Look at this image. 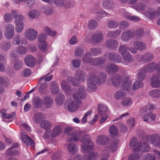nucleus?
<instances>
[{"mask_svg": "<svg viewBox=\"0 0 160 160\" xmlns=\"http://www.w3.org/2000/svg\"><path fill=\"white\" fill-rule=\"evenodd\" d=\"M123 14L125 18L128 19L130 20L138 21L140 20V18L138 17L135 16L129 15L128 13L126 11H124L123 12Z\"/></svg>", "mask_w": 160, "mask_h": 160, "instance_id": "nucleus-44", "label": "nucleus"}, {"mask_svg": "<svg viewBox=\"0 0 160 160\" xmlns=\"http://www.w3.org/2000/svg\"><path fill=\"white\" fill-rule=\"evenodd\" d=\"M49 75V74H47L40 78L39 80V83H41L44 80V81L48 82L50 81L53 77V75H51L48 76Z\"/></svg>", "mask_w": 160, "mask_h": 160, "instance_id": "nucleus-60", "label": "nucleus"}, {"mask_svg": "<svg viewBox=\"0 0 160 160\" xmlns=\"http://www.w3.org/2000/svg\"><path fill=\"white\" fill-rule=\"evenodd\" d=\"M86 97L85 88L82 86L73 94V97L74 101H71L68 102V108L69 111L71 112H75L81 105V101L80 99H84Z\"/></svg>", "mask_w": 160, "mask_h": 160, "instance_id": "nucleus-2", "label": "nucleus"}, {"mask_svg": "<svg viewBox=\"0 0 160 160\" xmlns=\"http://www.w3.org/2000/svg\"><path fill=\"white\" fill-rule=\"evenodd\" d=\"M153 58L152 54L148 52L143 55L141 57V60L144 62H147L151 61Z\"/></svg>", "mask_w": 160, "mask_h": 160, "instance_id": "nucleus-31", "label": "nucleus"}, {"mask_svg": "<svg viewBox=\"0 0 160 160\" xmlns=\"http://www.w3.org/2000/svg\"><path fill=\"white\" fill-rule=\"evenodd\" d=\"M135 9L138 11H144L145 15L147 17L156 18L160 16V6L158 7L156 12L152 11V8H147L145 5L143 3H139L137 5Z\"/></svg>", "mask_w": 160, "mask_h": 160, "instance_id": "nucleus-5", "label": "nucleus"}, {"mask_svg": "<svg viewBox=\"0 0 160 160\" xmlns=\"http://www.w3.org/2000/svg\"><path fill=\"white\" fill-rule=\"evenodd\" d=\"M105 46L111 49L114 50L118 46V42L116 40L110 39L106 41Z\"/></svg>", "mask_w": 160, "mask_h": 160, "instance_id": "nucleus-18", "label": "nucleus"}, {"mask_svg": "<svg viewBox=\"0 0 160 160\" xmlns=\"http://www.w3.org/2000/svg\"><path fill=\"white\" fill-rule=\"evenodd\" d=\"M140 160H156V156L153 154L147 153L144 155Z\"/></svg>", "mask_w": 160, "mask_h": 160, "instance_id": "nucleus-52", "label": "nucleus"}, {"mask_svg": "<svg viewBox=\"0 0 160 160\" xmlns=\"http://www.w3.org/2000/svg\"><path fill=\"white\" fill-rule=\"evenodd\" d=\"M106 74L100 72L97 76L94 73L89 74L87 81V89L89 92H93L96 89V85L104 83L106 81Z\"/></svg>", "mask_w": 160, "mask_h": 160, "instance_id": "nucleus-3", "label": "nucleus"}, {"mask_svg": "<svg viewBox=\"0 0 160 160\" xmlns=\"http://www.w3.org/2000/svg\"><path fill=\"white\" fill-rule=\"evenodd\" d=\"M151 86L153 88H157L160 86V72L153 75L151 78Z\"/></svg>", "mask_w": 160, "mask_h": 160, "instance_id": "nucleus-16", "label": "nucleus"}, {"mask_svg": "<svg viewBox=\"0 0 160 160\" xmlns=\"http://www.w3.org/2000/svg\"><path fill=\"white\" fill-rule=\"evenodd\" d=\"M43 31L46 33L47 35H50L52 37H55L57 33L54 31H52L51 29L48 27H45L43 29Z\"/></svg>", "mask_w": 160, "mask_h": 160, "instance_id": "nucleus-53", "label": "nucleus"}, {"mask_svg": "<svg viewBox=\"0 0 160 160\" xmlns=\"http://www.w3.org/2000/svg\"><path fill=\"white\" fill-rule=\"evenodd\" d=\"M98 112L101 116L108 115V112L107 107L104 105H100L99 106Z\"/></svg>", "mask_w": 160, "mask_h": 160, "instance_id": "nucleus-35", "label": "nucleus"}, {"mask_svg": "<svg viewBox=\"0 0 160 160\" xmlns=\"http://www.w3.org/2000/svg\"><path fill=\"white\" fill-rule=\"evenodd\" d=\"M44 103L43 104L44 106L47 108L51 107L53 104V101L52 99L50 97L46 96L43 98Z\"/></svg>", "mask_w": 160, "mask_h": 160, "instance_id": "nucleus-33", "label": "nucleus"}, {"mask_svg": "<svg viewBox=\"0 0 160 160\" xmlns=\"http://www.w3.org/2000/svg\"><path fill=\"white\" fill-rule=\"evenodd\" d=\"M38 47L42 52H45L48 49V46L47 43H38Z\"/></svg>", "mask_w": 160, "mask_h": 160, "instance_id": "nucleus-57", "label": "nucleus"}, {"mask_svg": "<svg viewBox=\"0 0 160 160\" xmlns=\"http://www.w3.org/2000/svg\"><path fill=\"white\" fill-rule=\"evenodd\" d=\"M33 105L36 108H40L43 104V100L38 97H36L33 99Z\"/></svg>", "mask_w": 160, "mask_h": 160, "instance_id": "nucleus-27", "label": "nucleus"}, {"mask_svg": "<svg viewBox=\"0 0 160 160\" xmlns=\"http://www.w3.org/2000/svg\"><path fill=\"white\" fill-rule=\"evenodd\" d=\"M146 139L148 142H151L155 146L160 147V137L159 136L149 135L147 136Z\"/></svg>", "mask_w": 160, "mask_h": 160, "instance_id": "nucleus-12", "label": "nucleus"}, {"mask_svg": "<svg viewBox=\"0 0 160 160\" xmlns=\"http://www.w3.org/2000/svg\"><path fill=\"white\" fill-rule=\"evenodd\" d=\"M104 62V60L100 57L90 58L89 61V62L91 64L96 66H99L101 64H103Z\"/></svg>", "mask_w": 160, "mask_h": 160, "instance_id": "nucleus-24", "label": "nucleus"}, {"mask_svg": "<svg viewBox=\"0 0 160 160\" xmlns=\"http://www.w3.org/2000/svg\"><path fill=\"white\" fill-rule=\"evenodd\" d=\"M108 142L107 137L103 135H100L96 139V142L98 144L105 145Z\"/></svg>", "mask_w": 160, "mask_h": 160, "instance_id": "nucleus-30", "label": "nucleus"}, {"mask_svg": "<svg viewBox=\"0 0 160 160\" xmlns=\"http://www.w3.org/2000/svg\"><path fill=\"white\" fill-rule=\"evenodd\" d=\"M84 159L85 160H97L98 156L97 153L92 152L89 156H85ZM108 159L101 158L100 160H107Z\"/></svg>", "mask_w": 160, "mask_h": 160, "instance_id": "nucleus-36", "label": "nucleus"}, {"mask_svg": "<svg viewBox=\"0 0 160 160\" xmlns=\"http://www.w3.org/2000/svg\"><path fill=\"white\" fill-rule=\"evenodd\" d=\"M109 84H111L115 87H118L122 85V88L128 92L131 90V87L132 83L130 77L128 76H122V77H118L113 76L111 80H108Z\"/></svg>", "mask_w": 160, "mask_h": 160, "instance_id": "nucleus-4", "label": "nucleus"}, {"mask_svg": "<svg viewBox=\"0 0 160 160\" xmlns=\"http://www.w3.org/2000/svg\"><path fill=\"white\" fill-rule=\"evenodd\" d=\"M109 131L110 133L113 136L117 135L118 134V128L114 125H112L110 127Z\"/></svg>", "mask_w": 160, "mask_h": 160, "instance_id": "nucleus-59", "label": "nucleus"}, {"mask_svg": "<svg viewBox=\"0 0 160 160\" xmlns=\"http://www.w3.org/2000/svg\"><path fill=\"white\" fill-rule=\"evenodd\" d=\"M102 6L104 9L110 10L114 8V5L113 3L110 0H104L102 2Z\"/></svg>", "mask_w": 160, "mask_h": 160, "instance_id": "nucleus-28", "label": "nucleus"}, {"mask_svg": "<svg viewBox=\"0 0 160 160\" xmlns=\"http://www.w3.org/2000/svg\"><path fill=\"white\" fill-rule=\"evenodd\" d=\"M50 89L51 93L53 94H55L60 90L59 87L55 81H52L50 84Z\"/></svg>", "mask_w": 160, "mask_h": 160, "instance_id": "nucleus-25", "label": "nucleus"}, {"mask_svg": "<svg viewBox=\"0 0 160 160\" xmlns=\"http://www.w3.org/2000/svg\"><path fill=\"white\" fill-rule=\"evenodd\" d=\"M73 128L71 127L65 128L64 130V132L68 137L67 140L68 142L74 141L77 142L80 140L83 145L81 146L82 151L85 153L90 152L93 148V143L91 140L90 136L87 134H83L81 131L72 132Z\"/></svg>", "mask_w": 160, "mask_h": 160, "instance_id": "nucleus-1", "label": "nucleus"}, {"mask_svg": "<svg viewBox=\"0 0 160 160\" xmlns=\"http://www.w3.org/2000/svg\"><path fill=\"white\" fill-rule=\"evenodd\" d=\"M25 62L26 65L30 67H33L36 63L34 58L32 55H27L25 58Z\"/></svg>", "mask_w": 160, "mask_h": 160, "instance_id": "nucleus-22", "label": "nucleus"}, {"mask_svg": "<svg viewBox=\"0 0 160 160\" xmlns=\"http://www.w3.org/2000/svg\"><path fill=\"white\" fill-rule=\"evenodd\" d=\"M118 143L119 141L117 139L115 140L114 142H112L108 147L110 151L111 152H113L116 150Z\"/></svg>", "mask_w": 160, "mask_h": 160, "instance_id": "nucleus-45", "label": "nucleus"}, {"mask_svg": "<svg viewBox=\"0 0 160 160\" xmlns=\"http://www.w3.org/2000/svg\"><path fill=\"white\" fill-rule=\"evenodd\" d=\"M11 47V43L9 41H6L1 43L0 47L1 49L3 51L8 50Z\"/></svg>", "mask_w": 160, "mask_h": 160, "instance_id": "nucleus-41", "label": "nucleus"}, {"mask_svg": "<svg viewBox=\"0 0 160 160\" xmlns=\"http://www.w3.org/2000/svg\"><path fill=\"white\" fill-rule=\"evenodd\" d=\"M137 144V143L135 141V138H132L131 140L130 146L133 148L136 153L130 154L128 158V160H137L142 155V153L140 151V147L139 145L136 147Z\"/></svg>", "mask_w": 160, "mask_h": 160, "instance_id": "nucleus-6", "label": "nucleus"}, {"mask_svg": "<svg viewBox=\"0 0 160 160\" xmlns=\"http://www.w3.org/2000/svg\"><path fill=\"white\" fill-rule=\"evenodd\" d=\"M52 126V123L48 121H43L41 124V127L44 129H49Z\"/></svg>", "mask_w": 160, "mask_h": 160, "instance_id": "nucleus-56", "label": "nucleus"}, {"mask_svg": "<svg viewBox=\"0 0 160 160\" xmlns=\"http://www.w3.org/2000/svg\"><path fill=\"white\" fill-rule=\"evenodd\" d=\"M134 47H131L129 51L132 53H136L137 50H142L145 49L146 47V44L143 42L139 41H136L133 43Z\"/></svg>", "mask_w": 160, "mask_h": 160, "instance_id": "nucleus-10", "label": "nucleus"}, {"mask_svg": "<svg viewBox=\"0 0 160 160\" xmlns=\"http://www.w3.org/2000/svg\"><path fill=\"white\" fill-rule=\"evenodd\" d=\"M4 35L8 39H11L14 34V27L13 24H8L5 26L4 31Z\"/></svg>", "mask_w": 160, "mask_h": 160, "instance_id": "nucleus-9", "label": "nucleus"}, {"mask_svg": "<svg viewBox=\"0 0 160 160\" xmlns=\"http://www.w3.org/2000/svg\"><path fill=\"white\" fill-rule=\"evenodd\" d=\"M118 70V68L117 65L112 64H108L106 68V71L110 74H112L117 72Z\"/></svg>", "mask_w": 160, "mask_h": 160, "instance_id": "nucleus-23", "label": "nucleus"}, {"mask_svg": "<svg viewBox=\"0 0 160 160\" xmlns=\"http://www.w3.org/2000/svg\"><path fill=\"white\" fill-rule=\"evenodd\" d=\"M62 131V128L61 126L58 125L55 127L52 131V135L53 138L58 136Z\"/></svg>", "mask_w": 160, "mask_h": 160, "instance_id": "nucleus-32", "label": "nucleus"}, {"mask_svg": "<svg viewBox=\"0 0 160 160\" xmlns=\"http://www.w3.org/2000/svg\"><path fill=\"white\" fill-rule=\"evenodd\" d=\"M65 96L62 93L58 95L56 98V102L58 105H61L64 102Z\"/></svg>", "mask_w": 160, "mask_h": 160, "instance_id": "nucleus-38", "label": "nucleus"}, {"mask_svg": "<svg viewBox=\"0 0 160 160\" xmlns=\"http://www.w3.org/2000/svg\"><path fill=\"white\" fill-rule=\"evenodd\" d=\"M108 58L110 61L116 63H119L121 61V58L120 56L115 52L109 53Z\"/></svg>", "mask_w": 160, "mask_h": 160, "instance_id": "nucleus-20", "label": "nucleus"}, {"mask_svg": "<svg viewBox=\"0 0 160 160\" xmlns=\"http://www.w3.org/2000/svg\"><path fill=\"white\" fill-rule=\"evenodd\" d=\"M25 45L27 43V42L25 39L22 40L21 42L20 40V36L19 35H17L15 36L12 41V43L13 44L15 45H18L20 43Z\"/></svg>", "mask_w": 160, "mask_h": 160, "instance_id": "nucleus-29", "label": "nucleus"}, {"mask_svg": "<svg viewBox=\"0 0 160 160\" xmlns=\"http://www.w3.org/2000/svg\"><path fill=\"white\" fill-rule=\"evenodd\" d=\"M26 38L30 41L35 40L38 36L37 31L33 28H29L26 29L25 32Z\"/></svg>", "mask_w": 160, "mask_h": 160, "instance_id": "nucleus-11", "label": "nucleus"}, {"mask_svg": "<svg viewBox=\"0 0 160 160\" xmlns=\"http://www.w3.org/2000/svg\"><path fill=\"white\" fill-rule=\"evenodd\" d=\"M148 94L152 97L159 98L160 97V90L157 89H153L149 91Z\"/></svg>", "mask_w": 160, "mask_h": 160, "instance_id": "nucleus-43", "label": "nucleus"}, {"mask_svg": "<svg viewBox=\"0 0 160 160\" xmlns=\"http://www.w3.org/2000/svg\"><path fill=\"white\" fill-rule=\"evenodd\" d=\"M25 135L24 134V137H20L21 140H22L23 142L26 143H27L29 145H34V142L28 136H25Z\"/></svg>", "mask_w": 160, "mask_h": 160, "instance_id": "nucleus-42", "label": "nucleus"}, {"mask_svg": "<svg viewBox=\"0 0 160 160\" xmlns=\"http://www.w3.org/2000/svg\"><path fill=\"white\" fill-rule=\"evenodd\" d=\"M38 14V12L36 10H32L28 14L29 17L31 19H34Z\"/></svg>", "mask_w": 160, "mask_h": 160, "instance_id": "nucleus-62", "label": "nucleus"}, {"mask_svg": "<svg viewBox=\"0 0 160 160\" xmlns=\"http://www.w3.org/2000/svg\"><path fill=\"white\" fill-rule=\"evenodd\" d=\"M47 39L46 34L44 33H41L38 37V42L39 43H47L46 42Z\"/></svg>", "mask_w": 160, "mask_h": 160, "instance_id": "nucleus-54", "label": "nucleus"}, {"mask_svg": "<svg viewBox=\"0 0 160 160\" xmlns=\"http://www.w3.org/2000/svg\"><path fill=\"white\" fill-rule=\"evenodd\" d=\"M119 25L120 29H124L128 27L129 23L128 22L123 20L120 22Z\"/></svg>", "mask_w": 160, "mask_h": 160, "instance_id": "nucleus-64", "label": "nucleus"}, {"mask_svg": "<svg viewBox=\"0 0 160 160\" xmlns=\"http://www.w3.org/2000/svg\"><path fill=\"white\" fill-rule=\"evenodd\" d=\"M126 95V93L124 92L122 90H118L115 93L114 97L116 99L120 100Z\"/></svg>", "mask_w": 160, "mask_h": 160, "instance_id": "nucleus-46", "label": "nucleus"}, {"mask_svg": "<svg viewBox=\"0 0 160 160\" xmlns=\"http://www.w3.org/2000/svg\"><path fill=\"white\" fill-rule=\"evenodd\" d=\"M48 86V84L46 82H43L40 85L39 91L41 93H44L46 90Z\"/></svg>", "mask_w": 160, "mask_h": 160, "instance_id": "nucleus-61", "label": "nucleus"}, {"mask_svg": "<svg viewBox=\"0 0 160 160\" xmlns=\"http://www.w3.org/2000/svg\"><path fill=\"white\" fill-rule=\"evenodd\" d=\"M133 37V32L130 30L126 29L121 34V39L124 42H127Z\"/></svg>", "mask_w": 160, "mask_h": 160, "instance_id": "nucleus-13", "label": "nucleus"}, {"mask_svg": "<svg viewBox=\"0 0 160 160\" xmlns=\"http://www.w3.org/2000/svg\"><path fill=\"white\" fill-rule=\"evenodd\" d=\"M135 141L137 143V147L138 145H139L140 147V151L142 153L143 152H148L149 151L150 149L149 146L145 142H143L142 144L139 143L138 142V140L135 139Z\"/></svg>", "mask_w": 160, "mask_h": 160, "instance_id": "nucleus-34", "label": "nucleus"}, {"mask_svg": "<svg viewBox=\"0 0 160 160\" xmlns=\"http://www.w3.org/2000/svg\"><path fill=\"white\" fill-rule=\"evenodd\" d=\"M107 25L108 28L112 29L116 28L119 25V24L115 21L111 20L108 22Z\"/></svg>", "mask_w": 160, "mask_h": 160, "instance_id": "nucleus-51", "label": "nucleus"}, {"mask_svg": "<svg viewBox=\"0 0 160 160\" xmlns=\"http://www.w3.org/2000/svg\"><path fill=\"white\" fill-rule=\"evenodd\" d=\"M132 102V100L130 98L126 97L122 99V104L124 106H130Z\"/></svg>", "mask_w": 160, "mask_h": 160, "instance_id": "nucleus-55", "label": "nucleus"}, {"mask_svg": "<svg viewBox=\"0 0 160 160\" xmlns=\"http://www.w3.org/2000/svg\"><path fill=\"white\" fill-rule=\"evenodd\" d=\"M12 16L15 18V20L16 19L23 20V17L21 15H19L17 11L15 10H12L11 12Z\"/></svg>", "mask_w": 160, "mask_h": 160, "instance_id": "nucleus-50", "label": "nucleus"}, {"mask_svg": "<svg viewBox=\"0 0 160 160\" xmlns=\"http://www.w3.org/2000/svg\"><path fill=\"white\" fill-rule=\"evenodd\" d=\"M22 20L17 19L15 21V30L18 33H20L23 30L24 25Z\"/></svg>", "mask_w": 160, "mask_h": 160, "instance_id": "nucleus-26", "label": "nucleus"}, {"mask_svg": "<svg viewBox=\"0 0 160 160\" xmlns=\"http://www.w3.org/2000/svg\"><path fill=\"white\" fill-rule=\"evenodd\" d=\"M130 48H129L126 46L121 45H120L118 49V52L122 55L128 52L127 50H129V49Z\"/></svg>", "mask_w": 160, "mask_h": 160, "instance_id": "nucleus-49", "label": "nucleus"}, {"mask_svg": "<svg viewBox=\"0 0 160 160\" xmlns=\"http://www.w3.org/2000/svg\"><path fill=\"white\" fill-rule=\"evenodd\" d=\"M92 14H96L95 16V18L99 20V18H101L103 15L108 16V14L105 11L103 10H100L98 8H95L92 10L91 12Z\"/></svg>", "mask_w": 160, "mask_h": 160, "instance_id": "nucleus-19", "label": "nucleus"}, {"mask_svg": "<svg viewBox=\"0 0 160 160\" xmlns=\"http://www.w3.org/2000/svg\"><path fill=\"white\" fill-rule=\"evenodd\" d=\"M157 66L158 64L155 62L147 64L146 66L143 67L139 70L138 72V78H139L140 74L142 75H144V77L145 78L146 73L152 72L155 70L157 71Z\"/></svg>", "mask_w": 160, "mask_h": 160, "instance_id": "nucleus-8", "label": "nucleus"}, {"mask_svg": "<svg viewBox=\"0 0 160 160\" xmlns=\"http://www.w3.org/2000/svg\"><path fill=\"white\" fill-rule=\"evenodd\" d=\"M138 75L139 72L137 74V80L133 83L132 85V89L133 91L136 90L142 87V82L145 78L144 77V75H142L141 74L139 75V78H138Z\"/></svg>", "mask_w": 160, "mask_h": 160, "instance_id": "nucleus-14", "label": "nucleus"}, {"mask_svg": "<svg viewBox=\"0 0 160 160\" xmlns=\"http://www.w3.org/2000/svg\"><path fill=\"white\" fill-rule=\"evenodd\" d=\"M102 51L100 48H92L90 49V54L92 56H95L99 55Z\"/></svg>", "mask_w": 160, "mask_h": 160, "instance_id": "nucleus-48", "label": "nucleus"}, {"mask_svg": "<svg viewBox=\"0 0 160 160\" xmlns=\"http://www.w3.org/2000/svg\"><path fill=\"white\" fill-rule=\"evenodd\" d=\"M45 115L41 112H37L33 114L32 120L36 122L39 123L42 122L45 119Z\"/></svg>", "mask_w": 160, "mask_h": 160, "instance_id": "nucleus-21", "label": "nucleus"}, {"mask_svg": "<svg viewBox=\"0 0 160 160\" xmlns=\"http://www.w3.org/2000/svg\"><path fill=\"white\" fill-rule=\"evenodd\" d=\"M122 56L124 60L126 62H130L133 61V58L131 54L128 52L126 53Z\"/></svg>", "mask_w": 160, "mask_h": 160, "instance_id": "nucleus-58", "label": "nucleus"}, {"mask_svg": "<svg viewBox=\"0 0 160 160\" xmlns=\"http://www.w3.org/2000/svg\"><path fill=\"white\" fill-rule=\"evenodd\" d=\"M69 81L67 79V81L66 80H63L61 82L60 86L61 88L63 91L67 94H71L73 91H74V89L73 90L71 89L70 87L68 85V82Z\"/></svg>", "mask_w": 160, "mask_h": 160, "instance_id": "nucleus-15", "label": "nucleus"}, {"mask_svg": "<svg viewBox=\"0 0 160 160\" xmlns=\"http://www.w3.org/2000/svg\"><path fill=\"white\" fill-rule=\"evenodd\" d=\"M84 50L81 47H77L75 51V56L77 58H80L84 54Z\"/></svg>", "mask_w": 160, "mask_h": 160, "instance_id": "nucleus-37", "label": "nucleus"}, {"mask_svg": "<svg viewBox=\"0 0 160 160\" xmlns=\"http://www.w3.org/2000/svg\"><path fill=\"white\" fill-rule=\"evenodd\" d=\"M42 12L47 15H50L53 13L52 8L50 7L45 6L42 8Z\"/></svg>", "mask_w": 160, "mask_h": 160, "instance_id": "nucleus-47", "label": "nucleus"}, {"mask_svg": "<svg viewBox=\"0 0 160 160\" xmlns=\"http://www.w3.org/2000/svg\"><path fill=\"white\" fill-rule=\"evenodd\" d=\"M86 75L84 72L78 70L75 74L74 78L72 76L68 78V80L72 82L74 86L78 85V82H83L86 79Z\"/></svg>", "mask_w": 160, "mask_h": 160, "instance_id": "nucleus-7", "label": "nucleus"}, {"mask_svg": "<svg viewBox=\"0 0 160 160\" xmlns=\"http://www.w3.org/2000/svg\"><path fill=\"white\" fill-rule=\"evenodd\" d=\"M74 5L73 0H66L64 7L66 8H70L73 7Z\"/></svg>", "mask_w": 160, "mask_h": 160, "instance_id": "nucleus-63", "label": "nucleus"}, {"mask_svg": "<svg viewBox=\"0 0 160 160\" xmlns=\"http://www.w3.org/2000/svg\"><path fill=\"white\" fill-rule=\"evenodd\" d=\"M98 22L95 20L91 19L88 23V28L91 30L95 29L98 26Z\"/></svg>", "mask_w": 160, "mask_h": 160, "instance_id": "nucleus-39", "label": "nucleus"}, {"mask_svg": "<svg viewBox=\"0 0 160 160\" xmlns=\"http://www.w3.org/2000/svg\"><path fill=\"white\" fill-rule=\"evenodd\" d=\"M103 33L101 32H98L94 33L92 35L91 39L94 43H99L103 40Z\"/></svg>", "mask_w": 160, "mask_h": 160, "instance_id": "nucleus-17", "label": "nucleus"}, {"mask_svg": "<svg viewBox=\"0 0 160 160\" xmlns=\"http://www.w3.org/2000/svg\"><path fill=\"white\" fill-rule=\"evenodd\" d=\"M67 148L69 152L72 154H75L78 150V147L73 144H69Z\"/></svg>", "mask_w": 160, "mask_h": 160, "instance_id": "nucleus-40", "label": "nucleus"}]
</instances>
